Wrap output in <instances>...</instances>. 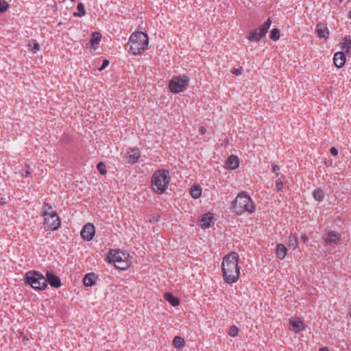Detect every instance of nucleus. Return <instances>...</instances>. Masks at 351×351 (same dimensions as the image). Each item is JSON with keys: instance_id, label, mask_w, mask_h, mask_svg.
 Returning <instances> with one entry per match:
<instances>
[{"instance_id": "412c9836", "label": "nucleus", "mask_w": 351, "mask_h": 351, "mask_svg": "<svg viewBox=\"0 0 351 351\" xmlns=\"http://www.w3.org/2000/svg\"><path fill=\"white\" fill-rule=\"evenodd\" d=\"M164 298L169 302L173 306H177L180 304V300L178 298L174 296L171 293H165Z\"/></svg>"}, {"instance_id": "7c9ffc66", "label": "nucleus", "mask_w": 351, "mask_h": 351, "mask_svg": "<svg viewBox=\"0 0 351 351\" xmlns=\"http://www.w3.org/2000/svg\"><path fill=\"white\" fill-rule=\"evenodd\" d=\"M29 47L32 48V51L34 53L40 50V45L35 40H32V43L29 44Z\"/></svg>"}, {"instance_id": "39448f33", "label": "nucleus", "mask_w": 351, "mask_h": 351, "mask_svg": "<svg viewBox=\"0 0 351 351\" xmlns=\"http://www.w3.org/2000/svg\"><path fill=\"white\" fill-rule=\"evenodd\" d=\"M42 209L47 228L52 230H57L60 226V220L57 213L52 212V207L47 203L44 204Z\"/></svg>"}, {"instance_id": "9d476101", "label": "nucleus", "mask_w": 351, "mask_h": 351, "mask_svg": "<svg viewBox=\"0 0 351 351\" xmlns=\"http://www.w3.org/2000/svg\"><path fill=\"white\" fill-rule=\"evenodd\" d=\"M80 234L82 239L90 241L95 234V228L92 223H88L83 227Z\"/></svg>"}, {"instance_id": "20e7f679", "label": "nucleus", "mask_w": 351, "mask_h": 351, "mask_svg": "<svg viewBox=\"0 0 351 351\" xmlns=\"http://www.w3.org/2000/svg\"><path fill=\"white\" fill-rule=\"evenodd\" d=\"M171 178L168 171L160 169L156 171L152 178V185L154 191L162 194L168 187Z\"/></svg>"}, {"instance_id": "37998d69", "label": "nucleus", "mask_w": 351, "mask_h": 351, "mask_svg": "<svg viewBox=\"0 0 351 351\" xmlns=\"http://www.w3.org/2000/svg\"><path fill=\"white\" fill-rule=\"evenodd\" d=\"M4 200H3V199H1V204H4Z\"/></svg>"}, {"instance_id": "f3484780", "label": "nucleus", "mask_w": 351, "mask_h": 351, "mask_svg": "<svg viewBox=\"0 0 351 351\" xmlns=\"http://www.w3.org/2000/svg\"><path fill=\"white\" fill-rule=\"evenodd\" d=\"M226 165L231 170L237 169L239 165V160L238 157L234 155L230 156L228 158Z\"/></svg>"}, {"instance_id": "4c0bfd02", "label": "nucleus", "mask_w": 351, "mask_h": 351, "mask_svg": "<svg viewBox=\"0 0 351 351\" xmlns=\"http://www.w3.org/2000/svg\"><path fill=\"white\" fill-rule=\"evenodd\" d=\"M330 153L332 155V156H337L338 154V150L337 148H335V147H332L330 149Z\"/></svg>"}, {"instance_id": "c85d7f7f", "label": "nucleus", "mask_w": 351, "mask_h": 351, "mask_svg": "<svg viewBox=\"0 0 351 351\" xmlns=\"http://www.w3.org/2000/svg\"><path fill=\"white\" fill-rule=\"evenodd\" d=\"M280 38V30L274 28L271 32L270 38L273 40H277Z\"/></svg>"}, {"instance_id": "a19ab883", "label": "nucleus", "mask_w": 351, "mask_h": 351, "mask_svg": "<svg viewBox=\"0 0 351 351\" xmlns=\"http://www.w3.org/2000/svg\"><path fill=\"white\" fill-rule=\"evenodd\" d=\"M301 239L302 242L306 243L308 240V237L306 234H302L301 236Z\"/></svg>"}, {"instance_id": "2eb2a0df", "label": "nucleus", "mask_w": 351, "mask_h": 351, "mask_svg": "<svg viewBox=\"0 0 351 351\" xmlns=\"http://www.w3.org/2000/svg\"><path fill=\"white\" fill-rule=\"evenodd\" d=\"M316 31L317 32L318 37L321 38H327L329 36V31L326 25L323 23H319L316 26Z\"/></svg>"}, {"instance_id": "72a5a7b5", "label": "nucleus", "mask_w": 351, "mask_h": 351, "mask_svg": "<svg viewBox=\"0 0 351 351\" xmlns=\"http://www.w3.org/2000/svg\"><path fill=\"white\" fill-rule=\"evenodd\" d=\"M109 64H110L109 60H106H106H104L103 61V62H102L101 66L99 67V71H102V70H104L106 66H108L109 65Z\"/></svg>"}, {"instance_id": "7ed1b4c3", "label": "nucleus", "mask_w": 351, "mask_h": 351, "mask_svg": "<svg viewBox=\"0 0 351 351\" xmlns=\"http://www.w3.org/2000/svg\"><path fill=\"white\" fill-rule=\"evenodd\" d=\"M149 44V38L147 34L142 32L133 33L129 39L130 49L134 55L143 53Z\"/></svg>"}, {"instance_id": "6e6552de", "label": "nucleus", "mask_w": 351, "mask_h": 351, "mask_svg": "<svg viewBox=\"0 0 351 351\" xmlns=\"http://www.w3.org/2000/svg\"><path fill=\"white\" fill-rule=\"evenodd\" d=\"M128 256V254L117 250L111 251L109 254L108 258L110 262L114 263V266L117 268L124 270L130 266Z\"/></svg>"}, {"instance_id": "b1692460", "label": "nucleus", "mask_w": 351, "mask_h": 351, "mask_svg": "<svg viewBox=\"0 0 351 351\" xmlns=\"http://www.w3.org/2000/svg\"><path fill=\"white\" fill-rule=\"evenodd\" d=\"M313 195L315 199L319 202L323 200L324 197V191L320 188H317L316 189H315L313 191Z\"/></svg>"}, {"instance_id": "5701e85b", "label": "nucleus", "mask_w": 351, "mask_h": 351, "mask_svg": "<svg viewBox=\"0 0 351 351\" xmlns=\"http://www.w3.org/2000/svg\"><path fill=\"white\" fill-rule=\"evenodd\" d=\"M101 40V33L98 32H95L92 34L91 38L90 40V43L92 46H94L95 45H97L99 43V42Z\"/></svg>"}, {"instance_id": "79ce46f5", "label": "nucleus", "mask_w": 351, "mask_h": 351, "mask_svg": "<svg viewBox=\"0 0 351 351\" xmlns=\"http://www.w3.org/2000/svg\"><path fill=\"white\" fill-rule=\"evenodd\" d=\"M319 351H329L328 348L324 347L321 348Z\"/></svg>"}, {"instance_id": "a878e982", "label": "nucleus", "mask_w": 351, "mask_h": 351, "mask_svg": "<svg viewBox=\"0 0 351 351\" xmlns=\"http://www.w3.org/2000/svg\"><path fill=\"white\" fill-rule=\"evenodd\" d=\"M173 344L177 348H181L184 345V340L180 336H176L173 339Z\"/></svg>"}, {"instance_id": "c03bdc74", "label": "nucleus", "mask_w": 351, "mask_h": 351, "mask_svg": "<svg viewBox=\"0 0 351 351\" xmlns=\"http://www.w3.org/2000/svg\"><path fill=\"white\" fill-rule=\"evenodd\" d=\"M350 317H351V308H350Z\"/></svg>"}, {"instance_id": "0eeeda50", "label": "nucleus", "mask_w": 351, "mask_h": 351, "mask_svg": "<svg viewBox=\"0 0 351 351\" xmlns=\"http://www.w3.org/2000/svg\"><path fill=\"white\" fill-rule=\"evenodd\" d=\"M189 77L185 75L173 76L169 84L170 90L173 93L184 91L189 86Z\"/></svg>"}, {"instance_id": "6ab92c4d", "label": "nucleus", "mask_w": 351, "mask_h": 351, "mask_svg": "<svg viewBox=\"0 0 351 351\" xmlns=\"http://www.w3.org/2000/svg\"><path fill=\"white\" fill-rule=\"evenodd\" d=\"M214 217L211 214L207 213L204 215L201 219V227L203 228H207L210 227L211 223Z\"/></svg>"}, {"instance_id": "c756f323", "label": "nucleus", "mask_w": 351, "mask_h": 351, "mask_svg": "<svg viewBox=\"0 0 351 351\" xmlns=\"http://www.w3.org/2000/svg\"><path fill=\"white\" fill-rule=\"evenodd\" d=\"M97 170L101 175L106 173V165L103 162H99L97 165Z\"/></svg>"}, {"instance_id": "4be33fe9", "label": "nucleus", "mask_w": 351, "mask_h": 351, "mask_svg": "<svg viewBox=\"0 0 351 351\" xmlns=\"http://www.w3.org/2000/svg\"><path fill=\"white\" fill-rule=\"evenodd\" d=\"M340 45H341L342 50L345 51L346 53H351V39H348V38L344 37L340 43Z\"/></svg>"}, {"instance_id": "f257e3e1", "label": "nucleus", "mask_w": 351, "mask_h": 351, "mask_svg": "<svg viewBox=\"0 0 351 351\" xmlns=\"http://www.w3.org/2000/svg\"><path fill=\"white\" fill-rule=\"evenodd\" d=\"M238 263L239 254L237 252H232L223 258L221 269L226 282L232 284L238 280L240 274Z\"/></svg>"}, {"instance_id": "cd10ccee", "label": "nucleus", "mask_w": 351, "mask_h": 351, "mask_svg": "<svg viewBox=\"0 0 351 351\" xmlns=\"http://www.w3.org/2000/svg\"><path fill=\"white\" fill-rule=\"evenodd\" d=\"M298 238L295 235H291L289 237V246L292 247L295 250L298 247Z\"/></svg>"}, {"instance_id": "f704fd0d", "label": "nucleus", "mask_w": 351, "mask_h": 351, "mask_svg": "<svg viewBox=\"0 0 351 351\" xmlns=\"http://www.w3.org/2000/svg\"><path fill=\"white\" fill-rule=\"evenodd\" d=\"M242 68H239V69H236V68H234L232 70V73L235 75H239L241 74L242 73Z\"/></svg>"}, {"instance_id": "a211bd4d", "label": "nucleus", "mask_w": 351, "mask_h": 351, "mask_svg": "<svg viewBox=\"0 0 351 351\" xmlns=\"http://www.w3.org/2000/svg\"><path fill=\"white\" fill-rule=\"evenodd\" d=\"M140 156L141 154L138 149H132L128 153L127 158H128V162L130 163L134 164L138 161Z\"/></svg>"}, {"instance_id": "e433bc0d", "label": "nucleus", "mask_w": 351, "mask_h": 351, "mask_svg": "<svg viewBox=\"0 0 351 351\" xmlns=\"http://www.w3.org/2000/svg\"><path fill=\"white\" fill-rule=\"evenodd\" d=\"M21 174L23 177H27L30 174V171L27 169H22L21 171Z\"/></svg>"}, {"instance_id": "1a4fd4ad", "label": "nucleus", "mask_w": 351, "mask_h": 351, "mask_svg": "<svg viewBox=\"0 0 351 351\" xmlns=\"http://www.w3.org/2000/svg\"><path fill=\"white\" fill-rule=\"evenodd\" d=\"M271 21L268 19L259 28H256L252 31L248 36L250 41H258L262 37L266 35L270 25Z\"/></svg>"}, {"instance_id": "dca6fc26", "label": "nucleus", "mask_w": 351, "mask_h": 351, "mask_svg": "<svg viewBox=\"0 0 351 351\" xmlns=\"http://www.w3.org/2000/svg\"><path fill=\"white\" fill-rule=\"evenodd\" d=\"M97 277L95 273H88L85 275L83 283L86 287H91L96 283Z\"/></svg>"}, {"instance_id": "9b49d317", "label": "nucleus", "mask_w": 351, "mask_h": 351, "mask_svg": "<svg viewBox=\"0 0 351 351\" xmlns=\"http://www.w3.org/2000/svg\"><path fill=\"white\" fill-rule=\"evenodd\" d=\"M289 322L291 326V330L295 333H298L305 330L306 326L304 324L303 321L300 317L289 319Z\"/></svg>"}, {"instance_id": "bb28decb", "label": "nucleus", "mask_w": 351, "mask_h": 351, "mask_svg": "<svg viewBox=\"0 0 351 351\" xmlns=\"http://www.w3.org/2000/svg\"><path fill=\"white\" fill-rule=\"evenodd\" d=\"M190 193H191V195L192 196V197H193L195 199H197L201 196L202 189H201V188H199L198 186H193L191 189Z\"/></svg>"}, {"instance_id": "c9c22d12", "label": "nucleus", "mask_w": 351, "mask_h": 351, "mask_svg": "<svg viewBox=\"0 0 351 351\" xmlns=\"http://www.w3.org/2000/svg\"><path fill=\"white\" fill-rule=\"evenodd\" d=\"M272 171L276 173V175H278L280 171V167L278 165H272Z\"/></svg>"}, {"instance_id": "423d86ee", "label": "nucleus", "mask_w": 351, "mask_h": 351, "mask_svg": "<svg viewBox=\"0 0 351 351\" xmlns=\"http://www.w3.org/2000/svg\"><path fill=\"white\" fill-rule=\"evenodd\" d=\"M25 282L34 289L44 290L47 285L45 277L37 271H29L25 274Z\"/></svg>"}, {"instance_id": "f8f14e48", "label": "nucleus", "mask_w": 351, "mask_h": 351, "mask_svg": "<svg viewBox=\"0 0 351 351\" xmlns=\"http://www.w3.org/2000/svg\"><path fill=\"white\" fill-rule=\"evenodd\" d=\"M45 275L47 283L48 282L51 287L58 288L61 286L60 278L56 276L52 271H47Z\"/></svg>"}, {"instance_id": "393cba45", "label": "nucleus", "mask_w": 351, "mask_h": 351, "mask_svg": "<svg viewBox=\"0 0 351 351\" xmlns=\"http://www.w3.org/2000/svg\"><path fill=\"white\" fill-rule=\"evenodd\" d=\"M77 9L78 12H74L73 16L75 17H82L86 14V11L84 9V5L82 3H79L77 5Z\"/></svg>"}, {"instance_id": "aec40b11", "label": "nucleus", "mask_w": 351, "mask_h": 351, "mask_svg": "<svg viewBox=\"0 0 351 351\" xmlns=\"http://www.w3.org/2000/svg\"><path fill=\"white\" fill-rule=\"evenodd\" d=\"M287 247L283 244L279 243L277 245L276 252L277 258L280 260L284 259L287 255Z\"/></svg>"}, {"instance_id": "2f4dec72", "label": "nucleus", "mask_w": 351, "mask_h": 351, "mask_svg": "<svg viewBox=\"0 0 351 351\" xmlns=\"http://www.w3.org/2000/svg\"><path fill=\"white\" fill-rule=\"evenodd\" d=\"M239 328L236 326H232L229 330V335L231 337H236L238 335Z\"/></svg>"}, {"instance_id": "4468645a", "label": "nucleus", "mask_w": 351, "mask_h": 351, "mask_svg": "<svg viewBox=\"0 0 351 351\" xmlns=\"http://www.w3.org/2000/svg\"><path fill=\"white\" fill-rule=\"evenodd\" d=\"M340 239L339 234L335 232V231H331L326 233L324 236V240L327 243H334L336 244Z\"/></svg>"}, {"instance_id": "473e14b6", "label": "nucleus", "mask_w": 351, "mask_h": 351, "mask_svg": "<svg viewBox=\"0 0 351 351\" xmlns=\"http://www.w3.org/2000/svg\"><path fill=\"white\" fill-rule=\"evenodd\" d=\"M276 186L277 191L282 192L283 191V182L280 179H278L276 180Z\"/></svg>"}, {"instance_id": "ddd939ff", "label": "nucleus", "mask_w": 351, "mask_h": 351, "mask_svg": "<svg viewBox=\"0 0 351 351\" xmlns=\"http://www.w3.org/2000/svg\"><path fill=\"white\" fill-rule=\"evenodd\" d=\"M333 62L337 68L343 67L346 62V56L344 53L342 51L335 53L333 57Z\"/></svg>"}, {"instance_id": "f03ea898", "label": "nucleus", "mask_w": 351, "mask_h": 351, "mask_svg": "<svg viewBox=\"0 0 351 351\" xmlns=\"http://www.w3.org/2000/svg\"><path fill=\"white\" fill-rule=\"evenodd\" d=\"M232 209L237 215H241L245 212L252 213L255 211V206L246 192H241L232 204Z\"/></svg>"}, {"instance_id": "a18cd8bd", "label": "nucleus", "mask_w": 351, "mask_h": 351, "mask_svg": "<svg viewBox=\"0 0 351 351\" xmlns=\"http://www.w3.org/2000/svg\"><path fill=\"white\" fill-rule=\"evenodd\" d=\"M75 0H71V1L74 2Z\"/></svg>"}, {"instance_id": "58836bf2", "label": "nucleus", "mask_w": 351, "mask_h": 351, "mask_svg": "<svg viewBox=\"0 0 351 351\" xmlns=\"http://www.w3.org/2000/svg\"><path fill=\"white\" fill-rule=\"evenodd\" d=\"M160 219V216L157 215V216H154L152 219H149V221L151 223H155V222H157Z\"/></svg>"}, {"instance_id": "ea45409f", "label": "nucleus", "mask_w": 351, "mask_h": 351, "mask_svg": "<svg viewBox=\"0 0 351 351\" xmlns=\"http://www.w3.org/2000/svg\"><path fill=\"white\" fill-rule=\"evenodd\" d=\"M199 131L202 134H204L206 132V129L204 126H201L199 128Z\"/></svg>"}]
</instances>
